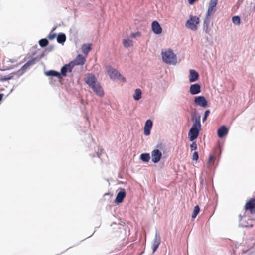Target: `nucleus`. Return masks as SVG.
I'll use <instances>...</instances> for the list:
<instances>
[{
    "label": "nucleus",
    "mask_w": 255,
    "mask_h": 255,
    "mask_svg": "<svg viewBox=\"0 0 255 255\" xmlns=\"http://www.w3.org/2000/svg\"><path fill=\"white\" fill-rule=\"evenodd\" d=\"M200 129V117H198L195 119L189 131L188 136L190 141H192L198 137Z\"/></svg>",
    "instance_id": "1"
},
{
    "label": "nucleus",
    "mask_w": 255,
    "mask_h": 255,
    "mask_svg": "<svg viewBox=\"0 0 255 255\" xmlns=\"http://www.w3.org/2000/svg\"><path fill=\"white\" fill-rule=\"evenodd\" d=\"M162 58L168 64H175L177 63L176 56L170 49L163 50L161 52Z\"/></svg>",
    "instance_id": "2"
},
{
    "label": "nucleus",
    "mask_w": 255,
    "mask_h": 255,
    "mask_svg": "<svg viewBox=\"0 0 255 255\" xmlns=\"http://www.w3.org/2000/svg\"><path fill=\"white\" fill-rule=\"evenodd\" d=\"M200 22V18L198 16L190 15L186 22L185 26L188 29L193 31H196Z\"/></svg>",
    "instance_id": "3"
},
{
    "label": "nucleus",
    "mask_w": 255,
    "mask_h": 255,
    "mask_svg": "<svg viewBox=\"0 0 255 255\" xmlns=\"http://www.w3.org/2000/svg\"><path fill=\"white\" fill-rule=\"evenodd\" d=\"M90 87L98 96L103 97L104 96V93L103 89L99 82H97L94 85H92Z\"/></svg>",
    "instance_id": "4"
},
{
    "label": "nucleus",
    "mask_w": 255,
    "mask_h": 255,
    "mask_svg": "<svg viewBox=\"0 0 255 255\" xmlns=\"http://www.w3.org/2000/svg\"><path fill=\"white\" fill-rule=\"evenodd\" d=\"M85 83L88 85L89 87L98 82V80L95 76L92 73H88L86 75L85 78Z\"/></svg>",
    "instance_id": "5"
},
{
    "label": "nucleus",
    "mask_w": 255,
    "mask_h": 255,
    "mask_svg": "<svg viewBox=\"0 0 255 255\" xmlns=\"http://www.w3.org/2000/svg\"><path fill=\"white\" fill-rule=\"evenodd\" d=\"M161 157L162 153L159 150L154 149L151 152V159L153 163H156L159 162L161 158Z\"/></svg>",
    "instance_id": "6"
},
{
    "label": "nucleus",
    "mask_w": 255,
    "mask_h": 255,
    "mask_svg": "<svg viewBox=\"0 0 255 255\" xmlns=\"http://www.w3.org/2000/svg\"><path fill=\"white\" fill-rule=\"evenodd\" d=\"M246 210H249L251 214H255V198L249 200L245 206Z\"/></svg>",
    "instance_id": "7"
},
{
    "label": "nucleus",
    "mask_w": 255,
    "mask_h": 255,
    "mask_svg": "<svg viewBox=\"0 0 255 255\" xmlns=\"http://www.w3.org/2000/svg\"><path fill=\"white\" fill-rule=\"evenodd\" d=\"M86 61V58L81 54L78 55L74 60L70 62V63L73 65V67L76 65H83Z\"/></svg>",
    "instance_id": "8"
},
{
    "label": "nucleus",
    "mask_w": 255,
    "mask_h": 255,
    "mask_svg": "<svg viewBox=\"0 0 255 255\" xmlns=\"http://www.w3.org/2000/svg\"><path fill=\"white\" fill-rule=\"evenodd\" d=\"M194 102L197 105L202 107L207 106L208 102L206 98L203 96H199L195 98Z\"/></svg>",
    "instance_id": "9"
},
{
    "label": "nucleus",
    "mask_w": 255,
    "mask_h": 255,
    "mask_svg": "<svg viewBox=\"0 0 255 255\" xmlns=\"http://www.w3.org/2000/svg\"><path fill=\"white\" fill-rule=\"evenodd\" d=\"M151 29L155 34H160L162 32V29L157 21H153L151 24Z\"/></svg>",
    "instance_id": "10"
},
{
    "label": "nucleus",
    "mask_w": 255,
    "mask_h": 255,
    "mask_svg": "<svg viewBox=\"0 0 255 255\" xmlns=\"http://www.w3.org/2000/svg\"><path fill=\"white\" fill-rule=\"evenodd\" d=\"M125 190L123 188H121L120 191L118 193L115 201L117 204L121 203L123 202V199L125 198Z\"/></svg>",
    "instance_id": "11"
},
{
    "label": "nucleus",
    "mask_w": 255,
    "mask_h": 255,
    "mask_svg": "<svg viewBox=\"0 0 255 255\" xmlns=\"http://www.w3.org/2000/svg\"><path fill=\"white\" fill-rule=\"evenodd\" d=\"M153 125L152 121L151 120H147L146 121L144 127V133L145 135L148 136L150 134V130Z\"/></svg>",
    "instance_id": "12"
},
{
    "label": "nucleus",
    "mask_w": 255,
    "mask_h": 255,
    "mask_svg": "<svg viewBox=\"0 0 255 255\" xmlns=\"http://www.w3.org/2000/svg\"><path fill=\"white\" fill-rule=\"evenodd\" d=\"M108 73L112 79H120L122 77L121 75L116 69H110L108 70Z\"/></svg>",
    "instance_id": "13"
},
{
    "label": "nucleus",
    "mask_w": 255,
    "mask_h": 255,
    "mask_svg": "<svg viewBox=\"0 0 255 255\" xmlns=\"http://www.w3.org/2000/svg\"><path fill=\"white\" fill-rule=\"evenodd\" d=\"M228 132V128L225 126L220 127L217 131V134L219 137L222 138L227 134Z\"/></svg>",
    "instance_id": "14"
},
{
    "label": "nucleus",
    "mask_w": 255,
    "mask_h": 255,
    "mask_svg": "<svg viewBox=\"0 0 255 255\" xmlns=\"http://www.w3.org/2000/svg\"><path fill=\"white\" fill-rule=\"evenodd\" d=\"M73 65H72L70 62L68 64H66L63 66L61 69V72L62 75L65 76L67 75L68 71L71 72L73 69Z\"/></svg>",
    "instance_id": "15"
},
{
    "label": "nucleus",
    "mask_w": 255,
    "mask_h": 255,
    "mask_svg": "<svg viewBox=\"0 0 255 255\" xmlns=\"http://www.w3.org/2000/svg\"><path fill=\"white\" fill-rule=\"evenodd\" d=\"M201 91V87L198 84H192L190 87V92L192 95L199 93Z\"/></svg>",
    "instance_id": "16"
},
{
    "label": "nucleus",
    "mask_w": 255,
    "mask_h": 255,
    "mask_svg": "<svg viewBox=\"0 0 255 255\" xmlns=\"http://www.w3.org/2000/svg\"><path fill=\"white\" fill-rule=\"evenodd\" d=\"M189 81L190 82H193L197 81L199 78L198 73L195 70H190L189 71Z\"/></svg>",
    "instance_id": "17"
},
{
    "label": "nucleus",
    "mask_w": 255,
    "mask_h": 255,
    "mask_svg": "<svg viewBox=\"0 0 255 255\" xmlns=\"http://www.w3.org/2000/svg\"><path fill=\"white\" fill-rule=\"evenodd\" d=\"M47 76H55L58 77L59 79L62 78L61 74L54 70H49L45 72Z\"/></svg>",
    "instance_id": "18"
},
{
    "label": "nucleus",
    "mask_w": 255,
    "mask_h": 255,
    "mask_svg": "<svg viewBox=\"0 0 255 255\" xmlns=\"http://www.w3.org/2000/svg\"><path fill=\"white\" fill-rule=\"evenodd\" d=\"M91 44H83L82 46V52L87 55L89 51L91 50Z\"/></svg>",
    "instance_id": "19"
},
{
    "label": "nucleus",
    "mask_w": 255,
    "mask_h": 255,
    "mask_svg": "<svg viewBox=\"0 0 255 255\" xmlns=\"http://www.w3.org/2000/svg\"><path fill=\"white\" fill-rule=\"evenodd\" d=\"M36 59V58H33L30 60L27 61L24 65H23L22 69L25 70L27 69L30 66L33 65L35 63Z\"/></svg>",
    "instance_id": "20"
},
{
    "label": "nucleus",
    "mask_w": 255,
    "mask_h": 255,
    "mask_svg": "<svg viewBox=\"0 0 255 255\" xmlns=\"http://www.w3.org/2000/svg\"><path fill=\"white\" fill-rule=\"evenodd\" d=\"M209 19H207V17H206L203 23V29L205 30V32L208 33L209 32L210 29L209 28Z\"/></svg>",
    "instance_id": "21"
},
{
    "label": "nucleus",
    "mask_w": 255,
    "mask_h": 255,
    "mask_svg": "<svg viewBox=\"0 0 255 255\" xmlns=\"http://www.w3.org/2000/svg\"><path fill=\"white\" fill-rule=\"evenodd\" d=\"M123 44L125 47L128 48L133 46V41L130 39H124Z\"/></svg>",
    "instance_id": "22"
},
{
    "label": "nucleus",
    "mask_w": 255,
    "mask_h": 255,
    "mask_svg": "<svg viewBox=\"0 0 255 255\" xmlns=\"http://www.w3.org/2000/svg\"><path fill=\"white\" fill-rule=\"evenodd\" d=\"M142 92L140 89H137L135 91V93L133 95V98L135 100H138L141 98Z\"/></svg>",
    "instance_id": "23"
},
{
    "label": "nucleus",
    "mask_w": 255,
    "mask_h": 255,
    "mask_svg": "<svg viewBox=\"0 0 255 255\" xmlns=\"http://www.w3.org/2000/svg\"><path fill=\"white\" fill-rule=\"evenodd\" d=\"M57 42L59 43H63L66 41V35L64 33L58 35L57 37Z\"/></svg>",
    "instance_id": "24"
},
{
    "label": "nucleus",
    "mask_w": 255,
    "mask_h": 255,
    "mask_svg": "<svg viewBox=\"0 0 255 255\" xmlns=\"http://www.w3.org/2000/svg\"><path fill=\"white\" fill-rule=\"evenodd\" d=\"M150 157L149 153H142L140 155V159L145 162H148L150 160Z\"/></svg>",
    "instance_id": "25"
},
{
    "label": "nucleus",
    "mask_w": 255,
    "mask_h": 255,
    "mask_svg": "<svg viewBox=\"0 0 255 255\" xmlns=\"http://www.w3.org/2000/svg\"><path fill=\"white\" fill-rule=\"evenodd\" d=\"M199 211H200L199 206L198 205L195 206L194 207V210H193V212L192 214V217L193 218H195L197 216L198 213H199Z\"/></svg>",
    "instance_id": "26"
},
{
    "label": "nucleus",
    "mask_w": 255,
    "mask_h": 255,
    "mask_svg": "<svg viewBox=\"0 0 255 255\" xmlns=\"http://www.w3.org/2000/svg\"><path fill=\"white\" fill-rule=\"evenodd\" d=\"M232 21L234 24L235 25H239L240 24L241 20L238 16H234L232 18Z\"/></svg>",
    "instance_id": "27"
},
{
    "label": "nucleus",
    "mask_w": 255,
    "mask_h": 255,
    "mask_svg": "<svg viewBox=\"0 0 255 255\" xmlns=\"http://www.w3.org/2000/svg\"><path fill=\"white\" fill-rule=\"evenodd\" d=\"M48 41L47 39L44 38L39 41V44L42 47H46L48 44Z\"/></svg>",
    "instance_id": "28"
},
{
    "label": "nucleus",
    "mask_w": 255,
    "mask_h": 255,
    "mask_svg": "<svg viewBox=\"0 0 255 255\" xmlns=\"http://www.w3.org/2000/svg\"><path fill=\"white\" fill-rule=\"evenodd\" d=\"M215 7L209 6L208 10H207L206 16V17H207V19H209L211 14L212 13L213 11L215 10Z\"/></svg>",
    "instance_id": "29"
},
{
    "label": "nucleus",
    "mask_w": 255,
    "mask_h": 255,
    "mask_svg": "<svg viewBox=\"0 0 255 255\" xmlns=\"http://www.w3.org/2000/svg\"><path fill=\"white\" fill-rule=\"evenodd\" d=\"M160 244V242L159 240H155L152 245V250L153 252H155L157 249L158 248V246Z\"/></svg>",
    "instance_id": "30"
},
{
    "label": "nucleus",
    "mask_w": 255,
    "mask_h": 255,
    "mask_svg": "<svg viewBox=\"0 0 255 255\" xmlns=\"http://www.w3.org/2000/svg\"><path fill=\"white\" fill-rule=\"evenodd\" d=\"M160 244V242L159 240H155L152 245V250L153 252H155L157 249L158 248V246Z\"/></svg>",
    "instance_id": "31"
},
{
    "label": "nucleus",
    "mask_w": 255,
    "mask_h": 255,
    "mask_svg": "<svg viewBox=\"0 0 255 255\" xmlns=\"http://www.w3.org/2000/svg\"><path fill=\"white\" fill-rule=\"evenodd\" d=\"M218 3V0H210L209 6L216 7Z\"/></svg>",
    "instance_id": "32"
},
{
    "label": "nucleus",
    "mask_w": 255,
    "mask_h": 255,
    "mask_svg": "<svg viewBox=\"0 0 255 255\" xmlns=\"http://www.w3.org/2000/svg\"><path fill=\"white\" fill-rule=\"evenodd\" d=\"M197 146L195 141H193L190 145V149L191 151L195 150L197 149Z\"/></svg>",
    "instance_id": "33"
},
{
    "label": "nucleus",
    "mask_w": 255,
    "mask_h": 255,
    "mask_svg": "<svg viewBox=\"0 0 255 255\" xmlns=\"http://www.w3.org/2000/svg\"><path fill=\"white\" fill-rule=\"evenodd\" d=\"M141 35V33L139 31H137L135 33H131L130 35V37L132 38H135L137 36H140Z\"/></svg>",
    "instance_id": "34"
},
{
    "label": "nucleus",
    "mask_w": 255,
    "mask_h": 255,
    "mask_svg": "<svg viewBox=\"0 0 255 255\" xmlns=\"http://www.w3.org/2000/svg\"><path fill=\"white\" fill-rule=\"evenodd\" d=\"M210 111L209 110H207L205 112L204 116L203 118V122H204L206 120L207 117L208 116L209 114H210Z\"/></svg>",
    "instance_id": "35"
},
{
    "label": "nucleus",
    "mask_w": 255,
    "mask_h": 255,
    "mask_svg": "<svg viewBox=\"0 0 255 255\" xmlns=\"http://www.w3.org/2000/svg\"><path fill=\"white\" fill-rule=\"evenodd\" d=\"M199 156L197 152L195 151L192 155V160L197 161L198 159Z\"/></svg>",
    "instance_id": "36"
},
{
    "label": "nucleus",
    "mask_w": 255,
    "mask_h": 255,
    "mask_svg": "<svg viewBox=\"0 0 255 255\" xmlns=\"http://www.w3.org/2000/svg\"><path fill=\"white\" fill-rule=\"evenodd\" d=\"M56 37V34L54 33H50V34L48 35V38L50 39V40H53Z\"/></svg>",
    "instance_id": "37"
},
{
    "label": "nucleus",
    "mask_w": 255,
    "mask_h": 255,
    "mask_svg": "<svg viewBox=\"0 0 255 255\" xmlns=\"http://www.w3.org/2000/svg\"><path fill=\"white\" fill-rule=\"evenodd\" d=\"M214 159V155H210L209 156V159H208V164H210Z\"/></svg>",
    "instance_id": "38"
},
{
    "label": "nucleus",
    "mask_w": 255,
    "mask_h": 255,
    "mask_svg": "<svg viewBox=\"0 0 255 255\" xmlns=\"http://www.w3.org/2000/svg\"><path fill=\"white\" fill-rule=\"evenodd\" d=\"M197 0H188L190 4H193Z\"/></svg>",
    "instance_id": "39"
},
{
    "label": "nucleus",
    "mask_w": 255,
    "mask_h": 255,
    "mask_svg": "<svg viewBox=\"0 0 255 255\" xmlns=\"http://www.w3.org/2000/svg\"><path fill=\"white\" fill-rule=\"evenodd\" d=\"M2 97H3V94H0V101H1Z\"/></svg>",
    "instance_id": "40"
},
{
    "label": "nucleus",
    "mask_w": 255,
    "mask_h": 255,
    "mask_svg": "<svg viewBox=\"0 0 255 255\" xmlns=\"http://www.w3.org/2000/svg\"><path fill=\"white\" fill-rule=\"evenodd\" d=\"M10 79V78H9V77H7V78H4V80H8V79Z\"/></svg>",
    "instance_id": "41"
}]
</instances>
